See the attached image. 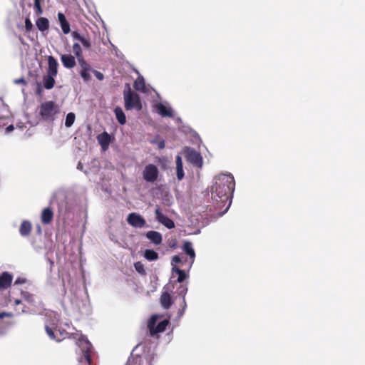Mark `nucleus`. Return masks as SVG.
I'll use <instances>...</instances> for the list:
<instances>
[{"label":"nucleus","instance_id":"obj_44","mask_svg":"<svg viewBox=\"0 0 365 365\" xmlns=\"http://www.w3.org/2000/svg\"><path fill=\"white\" fill-rule=\"evenodd\" d=\"M14 83L16 84H26V81L24 78L15 79Z\"/></svg>","mask_w":365,"mask_h":365},{"label":"nucleus","instance_id":"obj_37","mask_svg":"<svg viewBox=\"0 0 365 365\" xmlns=\"http://www.w3.org/2000/svg\"><path fill=\"white\" fill-rule=\"evenodd\" d=\"M187 277L185 272L183 270H178V277L177 282L179 283L182 282Z\"/></svg>","mask_w":365,"mask_h":365},{"label":"nucleus","instance_id":"obj_42","mask_svg":"<svg viewBox=\"0 0 365 365\" xmlns=\"http://www.w3.org/2000/svg\"><path fill=\"white\" fill-rule=\"evenodd\" d=\"M14 130V126L12 124L6 125L5 128V133L9 134Z\"/></svg>","mask_w":365,"mask_h":365},{"label":"nucleus","instance_id":"obj_20","mask_svg":"<svg viewBox=\"0 0 365 365\" xmlns=\"http://www.w3.org/2000/svg\"><path fill=\"white\" fill-rule=\"evenodd\" d=\"M98 140L101 144L102 148L103 150H106L108 148L109 143L110 142V136L108 133L104 132L98 136Z\"/></svg>","mask_w":365,"mask_h":365},{"label":"nucleus","instance_id":"obj_2","mask_svg":"<svg viewBox=\"0 0 365 365\" xmlns=\"http://www.w3.org/2000/svg\"><path fill=\"white\" fill-rule=\"evenodd\" d=\"M70 336L76 340V344L78 349L76 351L78 355V365H91V353L92 351V344L87 337L79 332L72 333Z\"/></svg>","mask_w":365,"mask_h":365},{"label":"nucleus","instance_id":"obj_39","mask_svg":"<svg viewBox=\"0 0 365 365\" xmlns=\"http://www.w3.org/2000/svg\"><path fill=\"white\" fill-rule=\"evenodd\" d=\"M92 72L94 73L95 76L96 77V78L98 80H99V81L103 80L104 76L102 73H101L98 71H96V70H92Z\"/></svg>","mask_w":365,"mask_h":365},{"label":"nucleus","instance_id":"obj_30","mask_svg":"<svg viewBox=\"0 0 365 365\" xmlns=\"http://www.w3.org/2000/svg\"><path fill=\"white\" fill-rule=\"evenodd\" d=\"M44 1L45 0H34V6L35 13L36 15H41L43 14L41 4L43 3Z\"/></svg>","mask_w":365,"mask_h":365},{"label":"nucleus","instance_id":"obj_38","mask_svg":"<svg viewBox=\"0 0 365 365\" xmlns=\"http://www.w3.org/2000/svg\"><path fill=\"white\" fill-rule=\"evenodd\" d=\"M33 28V24L29 18L25 19V29L26 31H30Z\"/></svg>","mask_w":365,"mask_h":365},{"label":"nucleus","instance_id":"obj_3","mask_svg":"<svg viewBox=\"0 0 365 365\" xmlns=\"http://www.w3.org/2000/svg\"><path fill=\"white\" fill-rule=\"evenodd\" d=\"M39 113L43 120L51 123L58 118L60 109L53 101H47L41 105Z\"/></svg>","mask_w":365,"mask_h":365},{"label":"nucleus","instance_id":"obj_18","mask_svg":"<svg viewBox=\"0 0 365 365\" xmlns=\"http://www.w3.org/2000/svg\"><path fill=\"white\" fill-rule=\"evenodd\" d=\"M175 163L177 178L178 180H181L184 178V171L182 158L180 155L176 156Z\"/></svg>","mask_w":365,"mask_h":365},{"label":"nucleus","instance_id":"obj_47","mask_svg":"<svg viewBox=\"0 0 365 365\" xmlns=\"http://www.w3.org/2000/svg\"><path fill=\"white\" fill-rule=\"evenodd\" d=\"M182 305H181V307L182 309H186V307H187V304H186V301H185V298L184 299H182Z\"/></svg>","mask_w":365,"mask_h":365},{"label":"nucleus","instance_id":"obj_45","mask_svg":"<svg viewBox=\"0 0 365 365\" xmlns=\"http://www.w3.org/2000/svg\"><path fill=\"white\" fill-rule=\"evenodd\" d=\"M158 146L159 149H163L165 146V141L161 140V141L158 142Z\"/></svg>","mask_w":365,"mask_h":365},{"label":"nucleus","instance_id":"obj_43","mask_svg":"<svg viewBox=\"0 0 365 365\" xmlns=\"http://www.w3.org/2000/svg\"><path fill=\"white\" fill-rule=\"evenodd\" d=\"M181 262V258L178 255H175L172 258V264H178Z\"/></svg>","mask_w":365,"mask_h":365},{"label":"nucleus","instance_id":"obj_26","mask_svg":"<svg viewBox=\"0 0 365 365\" xmlns=\"http://www.w3.org/2000/svg\"><path fill=\"white\" fill-rule=\"evenodd\" d=\"M134 88L135 90L145 92V86L143 77H138L134 82Z\"/></svg>","mask_w":365,"mask_h":365},{"label":"nucleus","instance_id":"obj_7","mask_svg":"<svg viewBox=\"0 0 365 365\" xmlns=\"http://www.w3.org/2000/svg\"><path fill=\"white\" fill-rule=\"evenodd\" d=\"M143 175L145 181L150 182H154L158 176V168L153 164L146 165L143 170Z\"/></svg>","mask_w":365,"mask_h":365},{"label":"nucleus","instance_id":"obj_41","mask_svg":"<svg viewBox=\"0 0 365 365\" xmlns=\"http://www.w3.org/2000/svg\"><path fill=\"white\" fill-rule=\"evenodd\" d=\"M58 19L60 24L67 21L65 15L61 12L58 14Z\"/></svg>","mask_w":365,"mask_h":365},{"label":"nucleus","instance_id":"obj_23","mask_svg":"<svg viewBox=\"0 0 365 365\" xmlns=\"http://www.w3.org/2000/svg\"><path fill=\"white\" fill-rule=\"evenodd\" d=\"M160 303L164 309H168L170 308V307L172 305V299L170 295L167 292L163 293L160 297Z\"/></svg>","mask_w":365,"mask_h":365},{"label":"nucleus","instance_id":"obj_21","mask_svg":"<svg viewBox=\"0 0 365 365\" xmlns=\"http://www.w3.org/2000/svg\"><path fill=\"white\" fill-rule=\"evenodd\" d=\"M36 25L40 31L43 32L48 30L49 21L45 17H39L36 21Z\"/></svg>","mask_w":365,"mask_h":365},{"label":"nucleus","instance_id":"obj_55","mask_svg":"<svg viewBox=\"0 0 365 365\" xmlns=\"http://www.w3.org/2000/svg\"><path fill=\"white\" fill-rule=\"evenodd\" d=\"M18 127H19L20 128H23V126H21V125H18Z\"/></svg>","mask_w":365,"mask_h":365},{"label":"nucleus","instance_id":"obj_33","mask_svg":"<svg viewBox=\"0 0 365 365\" xmlns=\"http://www.w3.org/2000/svg\"><path fill=\"white\" fill-rule=\"evenodd\" d=\"M91 72H92V71H80V76L84 82H88L91 79Z\"/></svg>","mask_w":365,"mask_h":365},{"label":"nucleus","instance_id":"obj_8","mask_svg":"<svg viewBox=\"0 0 365 365\" xmlns=\"http://www.w3.org/2000/svg\"><path fill=\"white\" fill-rule=\"evenodd\" d=\"M156 220L168 229H172L175 227L174 222L168 216L165 215L159 208L155 210Z\"/></svg>","mask_w":365,"mask_h":365},{"label":"nucleus","instance_id":"obj_19","mask_svg":"<svg viewBox=\"0 0 365 365\" xmlns=\"http://www.w3.org/2000/svg\"><path fill=\"white\" fill-rule=\"evenodd\" d=\"M168 324V321L165 319L158 324L157 326L154 327L153 329L150 331V336H153L158 333L163 332L166 327Z\"/></svg>","mask_w":365,"mask_h":365},{"label":"nucleus","instance_id":"obj_49","mask_svg":"<svg viewBox=\"0 0 365 365\" xmlns=\"http://www.w3.org/2000/svg\"><path fill=\"white\" fill-rule=\"evenodd\" d=\"M185 312V309H182L181 308V309H180V310H179V312H178V315H179V317H182V316L184 314Z\"/></svg>","mask_w":365,"mask_h":365},{"label":"nucleus","instance_id":"obj_31","mask_svg":"<svg viewBox=\"0 0 365 365\" xmlns=\"http://www.w3.org/2000/svg\"><path fill=\"white\" fill-rule=\"evenodd\" d=\"M72 51L77 58L82 57V49L78 42L74 43Z\"/></svg>","mask_w":365,"mask_h":365},{"label":"nucleus","instance_id":"obj_15","mask_svg":"<svg viewBox=\"0 0 365 365\" xmlns=\"http://www.w3.org/2000/svg\"><path fill=\"white\" fill-rule=\"evenodd\" d=\"M71 36L74 40H76L82 43L84 48H90L91 46V41L88 38L81 36L78 31H72Z\"/></svg>","mask_w":365,"mask_h":365},{"label":"nucleus","instance_id":"obj_25","mask_svg":"<svg viewBox=\"0 0 365 365\" xmlns=\"http://www.w3.org/2000/svg\"><path fill=\"white\" fill-rule=\"evenodd\" d=\"M53 76L46 75L43 77V86L46 89H51L54 86L55 79Z\"/></svg>","mask_w":365,"mask_h":365},{"label":"nucleus","instance_id":"obj_13","mask_svg":"<svg viewBox=\"0 0 365 365\" xmlns=\"http://www.w3.org/2000/svg\"><path fill=\"white\" fill-rule=\"evenodd\" d=\"M61 62L66 68H72L76 66L75 57L71 54H63L61 56Z\"/></svg>","mask_w":365,"mask_h":365},{"label":"nucleus","instance_id":"obj_14","mask_svg":"<svg viewBox=\"0 0 365 365\" xmlns=\"http://www.w3.org/2000/svg\"><path fill=\"white\" fill-rule=\"evenodd\" d=\"M146 237L155 245L161 244L163 238L162 235L157 231H148L145 234Z\"/></svg>","mask_w":365,"mask_h":365},{"label":"nucleus","instance_id":"obj_6","mask_svg":"<svg viewBox=\"0 0 365 365\" xmlns=\"http://www.w3.org/2000/svg\"><path fill=\"white\" fill-rule=\"evenodd\" d=\"M127 222L130 225L135 228L148 227L145 219L141 215L135 212L130 213L128 215Z\"/></svg>","mask_w":365,"mask_h":365},{"label":"nucleus","instance_id":"obj_4","mask_svg":"<svg viewBox=\"0 0 365 365\" xmlns=\"http://www.w3.org/2000/svg\"><path fill=\"white\" fill-rule=\"evenodd\" d=\"M123 98L126 110L135 109L139 111L142 109V103L139 95L133 92L129 85H127V88L123 91Z\"/></svg>","mask_w":365,"mask_h":365},{"label":"nucleus","instance_id":"obj_53","mask_svg":"<svg viewBox=\"0 0 365 365\" xmlns=\"http://www.w3.org/2000/svg\"><path fill=\"white\" fill-rule=\"evenodd\" d=\"M15 303H16V304H20V303H21V301H20V300H19V299H16V300L15 301Z\"/></svg>","mask_w":365,"mask_h":365},{"label":"nucleus","instance_id":"obj_50","mask_svg":"<svg viewBox=\"0 0 365 365\" xmlns=\"http://www.w3.org/2000/svg\"><path fill=\"white\" fill-rule=\"evenodd\" d=\"M77 168L79 169V170H82L83 169V165L81 163H79L78 164Z\"/></svg>","mask_w":365,"mask_h":365},{"label":"nucleus","instance_id":"obj_46","mask_svg":"<svg viewBox=\"0 0 365 365\" xmlns=\"http://www.w3.org/2000/svg\"><path fill=\"white\" fill-rule=\"evenodd\" d=\"M12 314L11 313L2 312L0 314V319H3L4 317H11Z\"/></svg>","mask_w":365,"mask_h":365},{"label":"nucleus","instance_id":"obj_40","mask_svg":"<svg viewBox=\"0 0 365 365\" xmlns=\"http://www.w3.org/2000/svg\"><path fill=\"white\" fill-rule=\"evenodd\" d=\"M9 120L5 117H0V128L6 126L8 124Z\"/></svg>","mask_w":365,"mask_h":365},{"label":"nucleus","instance_id":"obj_16","mask_svg":"<svg viewBox=\"0 0 365 365\" xmlns=\"http://www.w3.org/2000/svg\"><path fill=\"white\" fill-rule=\"evenodd\" d=\"M32 229V225L29 220H23L20 227H19V233L22 237H27L30 235V232Z\"/></svg>","mask_w":365,"mask_h":365},{"label":"nucleus","instance_id":"obj_32","mask_svg":"<svg viewBox=\"0 0 365 365\" xmlns=\"http://www.w3.org/2000/svg\"><path fill=\"white\" fill-rule=\"evenodd\" d=\"M158 319V315H153L150 317L148 322V328L149 329V331H150L154 327H155L156 322Z\"/></svg>","mask_w":365,"mask_h":365},{"label":"nucleus","instance_id":"obj_27","mask_svg":"<svg viewBox=\"0 0 365 365\" xmlns=\"http://www.w3.org/2000/svg\"><path fill=\"white\" fill-rule=\"evenodd\" d=\"M144 257L149 261H155L158 258V254L153 250H146L144 252Z\"/></svg>","mask_w":365,"mask_h":365},{"label":"nucleus","instance_id":"obj_28","mask_svg":"<svg viewBox=\"0 0 365 365\" xmlns=\"http://www.w3.org/2000/svg\"><path fill=\"white\" fill-rule=\"evenodd\" d=\"M77 60L81 67V71H92L91 66L86 61L83 56L77 58Z\"/></svg>","mask_w":365,"mask_h":365},{"label":"nucleus","instance_id":"obj_5","mask_svg":"<svg viewBox=\"0 0 365 365\" xmlns=\"http://www.w3.org/2000/svg\"><path fill=\"white\" fill-rule=\"evenodd\" d=\"M185 153L187 161L194 165L201 168L202 166V158L201 155L191 148H186Z\"/></svg>","mask_w":365,"mask_h":365},{"label":"nucleus","instance_id":"obj_48","mask_svg":"<svg viewBox=\"0 0 365 365\" xmlns=\"http://www.w3.org/2000/svg\"><path fill=\"white\" fill-rule=\"evenodd\" d=\"M173 272L177 273L178 274V270H181L180 268L177 267L176 266L173 267Z\"/></svg>","mask_w":365,"mask_h":365},{"label":"nucleus","instance_id":"obj_34","mask_svg":"<svg viewBox=\"0 0 365 365\" xmlns=\"http://www.w3.org/2000/svg\"><path fill=\"white\" fill-rule=\"evenodd\" d=\"M187 292V287L185 285H180L178 288V294L182 297V299L185 298V295Z\"/></svg>","mask_w":365,"mask_h":365},{"label":"nucleus","instance_id":"obj_22","mask_svg":"<svg viewBox=\"0 0 365 365\" xmlns=\"http://www.w3.org/2000/svg\"><path fill=\"white\" fill-rule=\"evenodd\" d=\"M183 251L190 256L191 259V264L193 263L195 257V252L192 248V245L190 242H185L183 245Z\"/></svg>","mask_w":365,"mask_h":365},{"label":"nucleus","instance_id":"obj_51","mask_svg":"<svg viewBox=\"0 0 365 365\" xmlns=\"http://www.w3.org/2000/svg\"><path fill=\"white\" fill-rule=\"evenodd\" d=\"M22 282H23V281H21L20 279H18L16 280L15 284H21Z\"/></svg>","mask_w":365,"mask_h":365},{"label":"nucleus","instance_id":"obj_36","mask_svg":"<svg viewBox=\"0 0 365 365\" xmlns=\"http://www.w3.org/2000/svg\"><path fill=\"white\" fill-rule=\"evenodd\" d=\"M134 267H135V270L138 273H140V274H145L144 266H143V264L141 262H135L134 264Z\"/></svg>","mask_w":365,"mask_h":365},{"label":"nucleus","instance_id":"obj_56","mask_svg":"<svg viewBox=\"0 0 365 365\" xmlns=\"http://www.w3.org/2000/svg\"><path fill=\"white\" fill-rule=\"evenodd\" d=\"M128 362H129V361ZM125 365H130V364L128 363H127Z\"/></svg>","mask_w":365,"mask_h":365},{"label":"nucleus","instance_id":"obj_54","mask_svg":"<svg viewBox=\"0 0 365 365\" xmlns=\"http://www.w3.org/2000/svg\"><path fill=\"white\" fill-rule=\"evenodd\" d=\"M54 315H55V314H54V313H50L49 317H53V316H54Z\"/></svg>","mask_w":365,"mask_h":365},{"label":"nucleus","instance_id":"obj_12","mask_svg":"<svg viewBox=\"0 0 365 365\" xmlns=\"http://www.w3.org/2000/svg\"><path fill=\"white\" fill-rule=\"evenodd\" d=\"M13 277L7 272H4L0 275V289H5L8 288L12 282Z\"/></svg>","mask_w":365,"mask_h":365},{"label":"nucleus","instance_id":"obj_1","mask_svg":"<svg viewBox=\"0 0 365 365\" xmlns=\"http://www.w3.org/2000/svg\"><path fill=\"white\" fill-rule=\"evenodd\" d=\"M235 179L232 174H221L213 180L211 187V195L213 200L224 202L230 200L225 212L229 209L231 205V197L235 190Z\"/></svg>","mask_w":365,"mask_h":365},{"label":"nucleus","instance_id":"obj_9","mask_svg":"<svg viewBox=\"0 0 365 365\" xmlns=\"http://www.w3.org/2000/svg\"><path fill=\"white\" fill-rule=\"evenodd\" d=\"M158 113L163 117H173V109L170 106L163 103H156L155 106Z\"/></svg>","mask_w":365,"mask_h":365},{"label":"nucleus","instance_id":"obj_10","mask_svg":"<svg viewBox=\"0 0 365 365\" xmlns=\"http://www.w3.org/2000/svg\"><path fill=\"white\" fill-rule=\"evenodd\" d=\"M48 70H47V74L53 76H56V75L58 73V63L56 59L53 56H49L48 57Z\"/></svg>","mask_w":365,"mask_h":365},{"label":"nucleus","instance_id":"obj_17","mask_svg":"<svg viewBox=\"0 0 365 365\" xmlns=\"http://www.w3.org/2000/svg\"><path fill=\"white\" fill-rule=\"evenodd\" d=\"M53 217V212L52 210L50 207H46L42 211L41 222L45 225L49 224L52 221Z\"/></svg>","mask_w":365,"mask_h":365},{"label":"nucleus","instance_id":"obj_35","mask_svg":"<svg viewBox=\"0 0 365 365\" xmlns=\"http://www.w3.org/2000/svg\"><path fill=\"white\" fill-rule=\"evenodd\" d=\"M60 25H61V29H62V31L63 32V34H68V33H70V31H71L70 24L68 22V21L66 22L61 23Z\"/></svg>","mask_w":365,"mask_h":365},{"label":"nucleus","instance_id":"obj_11","mask_svg":"<svg viewBox=\"0 0 365 365\" xmlns=\"http://www.w3.org/2000/svg\"><path fill=\"white\" fill-rule=\"evenodd\" d=\"M57 326V320L56 319H51L50 322H46L45 324V329L46 334L49 336L51 339L56 340L57 341H60V339H56L54 334V330Z\"/></svg>","mask_w":365,"mask_h":365},{"label":"nucleus","instance_id":"obj_29","mask_svg":"<svg viewBox=\"0 0 365 365\" xmlns=\"http://www.w3.org/2000/svg\"><path fill=\"white\" fill-rule=\"evenodd\" d=\"M76 119V115L73 113H68L66 115L65 120V126L67 128H70L74 123Z\"/></svg>","mask_w":365,"mask_h":365},{"label":"nucleus","instance_id":"obj_52","mask_svg":"<svg viewBox=\"0 0 365 365\" xmlns=\"http://www.w3.org/2000/svg\"><path fill=\"white\" fill-rule=\"evenodd\" d=\"M37 230H38V233L41 232V227L39 226L38 227Z\"/></svg>","mask_w":365,"mask_h":365},{"label":"nucleus","instance_id":"obj_24","mask_svg":"<svg viewBox=\"0 0 365 365\" xmlns=\"http://www.w3.org/2000/svg\"><path fill=\"white\" fill-rule=\"evenodd\" d=\"M114 113L118 123L120 125H124L126 123V117L122 108L120 107H116L114 109Z\"/></svg>","mask_w":365,"mask_h":365}]
</instances>
